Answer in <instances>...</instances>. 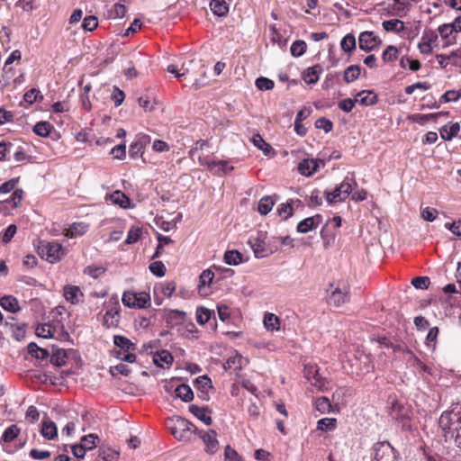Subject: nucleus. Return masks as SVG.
Segmentation results:
<instances>
[{"mask_svg": "<svg viewBox=\"0 0 461 461\" xmlns=\"http://www.w3.org/2000/svg\"><path fill=\"white\" fill-rule=\"evenodd\" d=\"M438 426L446 442H453L461 448V403L445 411L438 419Z\"/></svg>", "mask_w": 461, "mask_h": 461, "instance_id": "f257e3e1", "label": "nucleus"}, {"mask_svg": "<svg viewBox=\"0 0 461 461\" xmlns=\"http://www.w3.org/2000/svg\"><path fill=\"white\" fill-rule=\"evenodd\" d=\"M167 426L177 440H189L192 434L197 431L196 427L192 422L180 416L169 419Z\"/></svg>", "mask_w": 461, "mask_h": 461, "instance_id": "f03ea898", "label": "nucleus"}, {"mask_svg": "<svg viewBox=\"0 0 461 461\" xmlns=\"http://www.w3.org/2000/svg\"><path fill=\"white\" fill-rule=\"evenodd\" d=\"M40 257L50 263H57L66 255V250L61 244L56 241H41L38 246Z\"/></svg>", "mask_w": 461, "mask_h": 461, "instance_id": "7ed1b4c3", "label": "nucleus"}, {"mask_svg": "<svg viewBox=\"0 0 461 461\" xmlns=\"http://www.w3.org/2000/svg\"><path fill=\"white\" fill-rule=\"evenodd\" d=\"M352 185H357L353 176H348L332 192L325 191V197L328 203H335L345 201L352 193Z\"/></svg>", "mask_w": 461, "mask_h": 461, "instance_id": "20e7f679", "label": "nucleus"}, {"mask_svg": "<svg viewBox=\"0 0 461 461\" xmlns=\"http://www.w3.org/2000/svg\"><path fill=\"white\" fill-rule=\"evenodd\" d=\"M108 309L103 319V325L106 329L116 328L120 322V303L116 295L112 296L107 303Z\"/></svg>", "mask_w": 461, "mask_h": 461, "instance_id": "39448f33", "label": "nucleus"}, {"mask_svg": "<svg viewBox=\"0 0 461 461\" xmlns=\"http://www.w3.org/2000/svg\"><path fill=\"white\" fill-rule=\"evenodd\" d=\"M349 285L344 282L339 283L337 287L328 294L327 301L330 306L339 308L349 300Z\"/></svg>", "mask_w": 461, "mask_h": 461, "instance_id": "423d86ee", "label": "nucleus"}, {"mask_svg": "<svg viewBox=\"0 0 461 461\" xmlns=\"http://www.w3.org/2000/svg\"><path fill=\"white\" fill-rule=\"evenodd\" d=\"M373 451L372 461H397V452L388 441L375 443Z\"/></svg>", "mask_w": 461, "mask_h": 461, "instance_id": "0eeeda50", "label": "nucleus"}, {"mask_svg": "<svg viewBox=\"0 0 461 461\" xmlns=\"http://www.w3.org/2000/svg\"><path fill=\"white\" fill-rule=\"evenodd\" d=\"M149 301V295L146 293L136 294L133 292H124L122 302L129 308H145Z\"/></svg>", "mask_w": 461, "mask_h": 461, "instance_id": "6e6552de", "label": "nucleus"}, {"mask_svg": "<svg viewBox=\"0 0 461 461\" xmlns=\"http://www.w3.org/2000/svg\"><path fill=\"white\" fill-rule=\"evenodd\" d=\"M150 143V137L146 134L140 133L131 142L129 149V155L135 159L142 156L144 148Z\"/></svg>", "mask_w": 461, "mask_h": 461, "instance_id": "1a4fd4ad", "label": "nucleus"}, {"mask_svg": "<svg viewBox=\"0 0 461 461\" xmlns=\"http://www.w3.org/2000/svg\"><path fill=\"white\" fill-rule=\"evenodd\" d=\"M197 396L203 401H209V392L212 389V381L207 375H201L194 380Z\"/></svg>", "mask_w": 461, "mask_h": 461, "instance_id": "9d476101", "label": "nucleus"}, {"mask_svg": "<svg viewBox=\"0 0 461 461\" xmlns=\"http://www.w3.org/2000/svg\"><path fill=\"white\" fill-rule=\"evenodd\" d=\"M437 41L438 35L434 31L430 29L424 30L418 49L422 54H430L432 52L431 44Z\"/></svg>", "mask_w": 461, "mask_h": 461, "instance_id": "9b49d317", "label": "nucleus"}, {"mask_svg": "<svg viewBox=\"0 0 461 461\" xmlns=\"http://www.w3.org/2000/svg\"><path fill=\"white\" fill-rule=\"evenodd\" d=\"M389 415L392 419L396 420L405 425L410 420V411L408 407L395 401L390 407Z\"/></svg>", "mask_w": 461, "mask_h": 461, "instance_id": "f8f14e48", "label": "nucleus"}, {"mask_svg": "<svg viewBox=\"0 0 461 461\" xmlns=\"http://www.w3.org/2000/svg\"><path fill=\"white\" fill-rule=\"evenodd\" d=\"M200 438L203 439L205 445V450L209 454H214L219 447V442L217 440V433L213 429L209 431H197Z\"/></svg>", "mask_w": 461, "mask_h": 461, "instance_id": "ddd939ff", "label": "nucleus"}, {"mask_svg": "<svg viewBox=\"0 0 461 461\" xmlns=\"http://www.w3.org/2000/svg\"><path fill=\"white\" fill-rule=\"evenodd\" d=\"M249 243L258 258H265L273 253V250L267 247L265 240L259 237H251Z\"/></svg>", "mask_w": 461, "mask_h": 461, "instance_id": "4468645a", "label": "nucleus"}, {"mask_svg": "<svg viewBox=\"0 0 461 461\" xmlns=\"http://www.w3.org/2000/svg\"><path fill=\"white\" fill-rule=\"evenodd\" d=\"M320 165L324 167V161L306 158L299 163L298 171L303 176H310L318 170Z\"/></svg>", "mask_w": 461, "mask_h": 461, "instance_id": "2eb2a0df", "label": "nucleus"}, {"mask_svg": "<svg viewBox=\"0 0 461 461\" xmlns=\"http://www.w3.org/2000/svg\"><path fill=\"white\" fill-rule=\"evenodd\" d=\"M379 39L372 32H363L358 37V46L365 51H371L375 48Z\"/></svg>", "mask_w": 461, "mask_h": 461, "instance_id": "dca6fc26", "label": "nucleus"}, {"mask_svg": "<svg viewBox=\"0 0 461 461\" xmlns=\"http://www.w3.org/2000/svg\"><path fill=\"white\" fill-rule=\"evenodd\" d=\"M307 378L311 381L312 384L321 391L328 390L329 382L321 376L318 369L315 366H311L307 370Z\"/></svg>", "mask_w": 461, "mask_h": 461, "instance_id": "f3484780", "label": "nucleus"}, {"mask_svg": "<svg viewBox=\"0 0 461 461\" xmlns=\"http://www.w3.org/2000/svg\"><path fill=\"white\" fill-rule=\"evenodd\" d=\"M206 165L210 171L218 176L225 175L233 170V167L229 166L225 160H208Z\"/></svg>", "mask_w": 461, "mask_h": 461, "instance_id": "a211bd4d", "label": "nucleus"}, {"mask_svg": "<svg viewBox=\"0 0 461 461\" xmlns=\"http://www.w3.org/2000/svg\"><path fill=\"white\" fill-rule=\"evenodd\" d=\"M64 297L72 304H77L82 301L84 294L77 285H67L64 286Z\"/></svg>", "mask_w": 461, "mask_h": 461, "instance_id": "6ab92c4d", "label": "nucleus"}, {"mask_svg": "<svg viewBox=\"0 0 461 461\" xmlns=\"http://www.w3.org/2000/svg\"><path fill=\"white\" fill-rule=\"evenodd\" d=\"M88 229L89 224L86 222H74L64 230V235L70 239L77 238L86 233Z\"/></svg>", "mask_w": 461, "mask_h": 461, "instance_id": "aec40b11", "label": "nucleus"}, {"mask_svg": "<svg viewBox=\"0 0 461 461\" xmlns=\"http://www.w3.org/2000/svg\"><path fill=\"white\" fill-rule=\"evenodd\" d=\"M357 103L365 106L374 105L378 102V96L373 90H362L356 95Z\"/></svg>", "mask_w": 461, "mask_h": 461, "instance_id": "412c9836", "label": "nucleus"}, {"mask_svg": "<svg viewBox=\"0 0 461 461\" xmlns=\"http://www.w3.org/2000/svg\"><path fill=\"white\" fill-rule=\"evenodd\" d=\"M41 433L49 440L56 438L58 436V429L55 422L49 418L44 419L41 422Z\"/></svg>", "mask_w": 461, "mask_h": 461, "instance_id": "4be33fe9", "label": "nucleus"}, {"mask_svg": "<svg viewBox=\"0 0 461 461\" xmlns=\"http://www.w3.org/2000/svg\"><path fill=\"white\" fill-rule=\"evenodd\" d=\"M173 357L167 350H161L154 354L153 362L158 367H169L173 363Z\"/></svg>", "mask_w": 461, "mask_h": 461, "instance_id": "5701e85b", "label": "nucleus"}, {"mask_svg": "<svg viewBox=\"0 0 461 461\" xmlns=\"http://www.w3.org/2000/svg\"><path fill=\"white\" fill-rule=\"evenodd\" d=\"M322 72L321 65L317 64L306 68L302 75L303 79L307 84H315L318 82L320 74Z\"/></svg>", "mask_w": 461, "mask_h": 461, "instance_id": "b1692460", "label": "nucleus"}, {"mask_svg": "<svg viewBox=\"0 0 461 461\" xmlns=\"http://www.w3.org/2000/svg\"><path fill=\"white\" fill-rule=\"evenodd\" d=\"M189 411L194 415L197 419L202 420L206 425H211L212 420L209 415V410L207 407H199L194 404L189 406Z\"/></svg>", "mask_w": 461, "mask_h": 461, "instance_id": "393cba45", "label": "nucleus"}, {"mask_svg": "<svg viewBox=\"0 0 461 461\" xmlns=\"http://www.w3.org/2000/svg\"><path fill=\"white\" fill-rule=\"evenodd\" d=\"M113 343L116 348L123 350L124 352L135 351L137 349L136 344L122 335H114Z\"/></svg>", "mask_w": 461, "mask_h": 461, "instance_id": "a878e982", "label": "nucleus"}, {"mask_svg": "<svg viewBox=\"0 0 461 461\" xmlns=\"http://www.w3.org/2000/svg\"><path fill=\"white\" fill-rule=\"evenodd\" d=\"M209 5L211 11L219 17L225 16L229 13V5L225 0H212Z\"/></svg>", "mask_w": 461, "mask_h": 461, "instance_id": "bb28decb", "label": "nucleus"}, {"mask_svg": "<svg viewBox=\"0 0 461 461\" xmlns=\"http://www.w3.org/2000/svg\"><path fill=\"white\" fill-rule=\"evenodd\" d=\"M0 305L10 312H17L20 311L18 300L12 295H5L0 299Z\"/></svg>", "mask_w": 461, "mask_h": 461, "instance_id": "cd10ccee", "label": "nucleus"}, {"mask_svg": "<svg viewBox=\"0 0 461 461\" xmlns=\"http://www.w3.org/2000/svg\"><path fill=\"white\" fill-rule=\"evenodd\" d=\"M384 30L394 33H400L404 31V23L399 19L384 21L382 23Z\"/></svg>", "mask_w": 461, "mask_h": 461, "instance_id": "c85d7f7f", "label": "nucleus"}, {"mask_svg": "<svg viewBox=\"0 0 461 461\" xmlns=\"http://www.w3.org/2000/svg\"><path fill=\"white\" fill-rule=\"evenodd\" d=\"M185 318V312L178 310H170L167 316V323L170 326H176L181 324Z\"/></svg>", "mask_w": 461, "mask_h": 461, "instance_id": "c756f323", "label": "nucleus"}, {"mask_svg": "<svg viewBox=\"0 0 461 461\" xmlns=\"http://www.w3.org/2000/svg\"><path fill=\"white\" fill-rule=\"evenodd\" d=\"M407 362L411 366L417 367L424 373L431 374V369L418 358L411 350H407Z\"/></svg>", "mask_w": 461, "mask_h": 461, "instance_id": "7c9ffc66", "label": "nucleus"}, {"mask_svg": "<svg viewBox=\"0 0 461 461\" xmlns=\"http://www.w3.org/2000/svg\"><path fill=\"white\" fill-rule=\"evenodd\" d=\"M300 203V200H289L286 203H283L279 204L277 207V213L279 216L283 217L284 220H287L289 217H291L294 214V208L293 203Z\"/></svg>", "mask_w": 461, "mask_h": 461, "instance_id": "2f4dec72", "label": "nucleus"}, {"mask_svg": "<svg viewBox=\"0 0 461 461\" xmlns=\"http://www.w3.org/2000/svg\"><path fill=\"white\" fill-rule=\"evenodd\" d=\"M176 395L182 401L189 402L194 399V393L188 384H182L175 390Z\"/></svg>", "mask_w": 461, "mask_h": 461, "instance_id": "473e14b6", "label": "nucleus"}, {"mask_svg": "<svg viewBox=\"0 0 461 461\" xmlns=\"http://www.w3.org/2000/svg\"><path fill=\"white\" fill-rule=\"evenodd\" d=\"M20 429L16 424H12L4 431L0 442L1 443H10L14 441L19 435Z\"/></svg>", "mask_w": 461, "mask_h": 461, "instance_id": "72a5a7b5", "label": "nucleus"}, {"mask_svg": "<svg viewBox=\"0 0 461 461\" xmlns=\"http://www.w3.org/2000/svg\"><path fill=\"white\" fill-rule=\"evenodd\" d=\"M275 204V201L272 196L266 195L263 196L258 204V210L262 215H267L271 212L273 206Z\"/></svg>", "mask_w": 461, "mask_h": 461, "instance_id": "f704fd0d", "label": "nucleus"}, {"mask_svg": "<svg viewBox=\"0 0 461 461\" xmlns=\"http://www.w3.org/2000/svg\"><path fill=\"white\" fill-rule=\"evenodd\" d=\"M68 359V355L66 350L62 348L53 349V352L50 356V362L54 366H62L66 364Z\"/></svg>", "mask_w": 461, "mask_h": 461, "instance_id": "c9c22d12", "label": "nucleus"}, {"mask_svg": "<svg viewBox=\"0 0 461 461\" xmlns=\"http://www.w3.org/2000/svg\"><path fill=\"white\" fill-rule=\"evenodd\" d=\"M361 68L358 65H351L348 67L343 75V79L346 83H351L357 80L360 75Z\"/></svg>", "mask_w": 461, "mask_h": 461, "instance_id": "e433bc0d", "label": "nucleus"}, {"mask_svg": "<svg viewBox=\"0 0 461 461\" xmlns=\"http://www.w3.org/2000/svg\"><path fill=\"white\" fill-rule=\"evenodd\" d=\"M264 325L267 330H278L280 320L276 314L267 312L264 316Z\"/></svg>", "mask_w": 461, "mask_h": 461, "instance_id": "4c0bfd02", "label": "nucleus"}, {"mask_svg": "<svg viewBox=\"0 0 461 461\" xmlns=\"http://www.w3.org/2000/svg\"><path fill=\"white\" fill-rule=\"evenodd\" d=\"M460 131V126L458 123H453L449 127L447 125L443 126L440 130V134L443 140H450L452 138L456 137Z\"/></svg>", "mask_w": 461, "mask_h": 461, "instance_id": "58836bf2", "label": "nucleus"}, {"mask_svg": "<svg viewBox=\"0 0 461 461\" xmlns=\"http://www.w3.org/2000/svg\"><path fill=\"white\" fill-rule=\"evenodd\" d=\"M28 352L32 357L41 360L47 359L50 356V353L47 349L38 347L34 342H32L28 345Z\"/></svg>", "mask_w": 461, "mask_h": 461, "instance_id": "ea45409f", "label": "nucleus"}, {"mask_svg": "<svg viewBox=\"0 0 461 461\" xmlns=\"http://www.w3.org/2000/svg\"><path fill=\"white\" fill-rule=\"evenodd\" d=\"M53 129V126L50 122L42 121L39 122L35 124L33 128V132L41 137H47L50 133L51 130Z\"/></svg>", "mask_w": 461, "mask_h": 461, "instance_id": "a19ab883", "label": "nucleus"}, {"mask_svg": "<svg viewBox=\"0 0 461 461\" xmlns=\"http://www.w3.org/2000/svg\"><path fill=\"white\" fill-rule=\"evenodd\" d=\"M224 261L230 266H237L242 262V254L238 250H227L224 253Z\"/></svg>", "mask_w": 461, "mask_h": 461, "instance_id": "79ce46f5", "label": "nucleus"}, {"mask_svg": "<svg viewBox=\"0 0 461 461\" xmlns=\"http://www.w3.org/2000/svg\"><path fill=\"white\" fill-rule=\"evenodd\" d=\"M315 408L321 413H328L332 410V404L328 397H319L315 401Z\"/></svg>", "mask_w": 461, "mask_h": 461, "instance_id": "37998d69", "label": "nucleus"}, {"mask_svg": "<svg viewBox=\"0 0 461 461\" xmlns=\"http://www.w3.org/2000/svg\"><path fill=\"white\" fill-rule=\"evenodd\" d=\"M399 57V50L395 46L389 45L382 53V59L384 62H393Z\"/></svg>", "mask_w": 461, "mask_h": 461, "instance_id": "c03bdc74", "label": "nucleus"}, {"mask_svg": "<svg viewBox=\"0 0 461 461\" xmlns=\"http://www.w3.org/2000/svg\"><path fill=\"white\" fill-rule=\"evenodd\" d=\"M111 200L122 208H126L130 203V199L121 191L113 192L111 194Z\"/></svg>", "mask_w": 461, "mask_h": 461, "instance_id": "a18cd8bd", "label": "nucleus"}, {"mask_svg": "<svg viewBox=\"0 0 461 461\" xmlns=\"http://www.w3.org/2000/svg\"><path fill=\"white\" fill-rule=\"evenodd\" d=\"M400 66L402 68H406L409 67V68L411 71H417L420 68L421 65L419 60L417 59H411L408 56H402L400 59Z\"/></svg>", "mask_w": 461, "mask_h": 461, "instance_id": "49530a36", "label": "nucleus"}, {"mask_svg": "<svg viewBox=\"0 0 461 461\" xmlns=\"http://www.w3.org/2000/svg\"><path fill=\"white\" fill-rule=\"evenodd\" d=\"M213 312L204 307H199L196 310L195 318L199 324H205L210 319Z\"/></svg>", "mask_w": 461, "mask_h": 461, "instance_id": "de8ad7c7", "label": "nucleus"}, {"mask_svg": "<svg viewBox=\"0 0 461 461\" xmlns=\"http://www.w3.org/2000/svg\"><path fill=\"white\" fill-rule=\"evenodd\" d=\"M306 48H307V45H306L305 41L298 40V41H295L292 44V46L290 48V51L294 57L298 58V57L303 56L305 53Z\"/></svg>", "mask_w": 461, "mask_h": 461, "instance_id": "09e8293b", "label": "nucleus"}, {"mask_svg": "<svg viewBox=\"0 0 461 461\" xmlns=\"http://www.w3.org/2000/svg\"><path fill=\"white\" fill-rule=\"evenodd\" d=\"M252 142L257 148L261 149L265 155H268L272 149V147L267 143L259 134L253 136Z\"/></svg>", "mask_w": 461, "mask_h": 461, "instance_id": "8fccbe9b", "label": "nucleus"}, {"mask_svg": "<svg viewBox=\"0 0 461 461\" xmlns=\"http://www.w3.org/2000/svg\"><path fill=\"white\" fill-rule=\"evenodd\" d=\"M36 335L44 339L52 338L54 336V329L47 323L38 325Z\"/></svg>", "mask_w": 461, "mask_h": 461, "instance_id": "3c124183", "label": "nucleus"}, {"mask_svg": "<svg viewBox=\"0 0 461 461\" xmlns=\"http://www.w3.org/2000/svg\"><path fill=\"white\" fill-rule=\"evenodd\" d=\"M336 428V419L323 418L317 423V429L321 431L332 430Z\"/></svg>", "mask_w": 461, "mask_h": 461, "instance_id": "603ef678", "label": "nucleus"}, {"mask_svg": "<svg viewBox=\"0 0 461 461\" xmlns=\"http://www.w3.org/2000/svg\"><path fill=\"white\" fill-rule=\"evenodd\" d=\"M349 392V389L347 387H339L333 393H332V402L335 406H338L339 404H342L344 402V397L348 394Z\"/></svg>", "mask_w": 461, "mask_h": 461, "instance_id": "864d4df0", "label": "nucleus"}, {"mask_svg": "<svg viewBox=\"0 0 461 461\" xmlns=\"http://www.w3.org/2000/svg\"><path fill=\"white\" fill-rule=\"evenodd\" d=\"M341 49L346 51L349 52L353 50L356 48V39L351 34H347L344 36L340 42Z\"/></svg>", "mask_w": 461, "mask_h": 461, "instance_id": "5fc2aeb1", "label": "nucleus"}, {"mask_svg": "<svg viewBox=\"0 0 461 461\" xmlns=\"http://www.w3.org/2000/svg\"><path fill=\"white\" fill-rule=\"evenodd\" d=\"M255 84L256 86L261 91L272 90L275 86L273 80L264 77L257 78Z\"/></svg>", "mask_w": 461, "mask_h": 461, "instance_id": "6e6d98bb", "label": "nucleus"}, {"mask_svg": "<svg viewBox=\"0 0 461 461\" xmlns=\"http://www.w3.org/2000/svg\"><path fill=\"white\" fill-rule=\"evenodd\" d=\"M142 234V229L140 227H131L128 231L127 239L125 242L127 244L136 243Z\"/></svg>", "mask_w": 461, "mask_h": 461, "instance_id": "4d7b16f0", "label": "nucleus"}, {"mask_svg": "<svg viewBox=\"0 0 461 461\" xmlns=\"http://www.w3.org/2000/svg\"><path fill=\"white\" fill-rule=\"evenodd\" d=\"M149 268L153 275L158 277H162L166 274V267L161 261L152 262Z\"/></svg>", "mask_w": 461, "mask_h": 461, "instance_id": "13d9d810", "label": "nucleus"}, {"mask_svg": "<svg viewBox=\"0 0 461 461\" xmlns=\"http://www.w3.org/2000/svg\"><path fill=\"white\" fill-rule=\"evenodd\" d=\"M110 374L113 376H115L119 374L124 376H128L131 374V369L127 365L120 363L114 366L110 367Z\"/></svg>", "mask_w": 461, "mask_h": 461, "instance_id": "bf43d9fd", "label": "nucleus"}, {"mask_svg": "<svg viewBox=\"0 0 461 461\" xmlns=\"http://www.w3.org/2000/svg\"><path fill=\"white\" fill-rule=\"evenodd\" d=\"M313 228H316L313 224V219L308 217L297 224L296 230L299 233H307Z\"/></svg>", "mask_w": 461, "mask_h": 461, "instance_id": "052dcab7", "label": "nucleus"}, {"mask_svg": "<svg viewBox=\"0 0 461 461\" xmlns=\"http://www.w3.org/2000/svg\"><path fill=\"white\" fill-rule=\"evenodd\" d=\"M5 325L10 326V328L12 329L13 337L16 340L20 341L25 337V330L23 326L9 323L7 321L5 322Z\"/></svg>", "mask_w": 461, "mask_h": 461, "instance_id": "680f3d73", "label": "nucleus"}, {"mask_svg": "<svg viewBox=\"0 0 461 461\" xmlns=\"http://www.w3.org/2000/svg\"><path fill=\"white\" fill-rule=\"evenodd\" d=\"M98 26V20L95 16L90 15L86 16L82 23V28L85 31L92 32Z\"/></svg>", "mask_w": 461, "mask_h": 461, "instance_id": "e2e57ef3", "label": "nucleus"}, {"mask_svg": "<svg viewBox=\"0 0 461 461\" xmlns=\"http://www.w3.org/2000/svg\"><path fill=\"white\" fill-rule=\"evenodd\" d=\"M356 103H357V98H346L339 102L338 105L340 110H342L345 113H350Z\"/></svg>", "mask_w": 461, "mask_h": 461, "instance_id": "0e129e2a", "label": "nucleus"}, {"mask_svg": "<svg viewBox=\"0 0 461 461\" xmlns=\"http://www.w3.org/2000/svg\"><path fill=\"white\" fill-rule=\"evenodd\" d=\"M315 127L322 129L326 133H328L332 131L333 123L330 120L326 119L325 117H321L316 120Z\"/></svg>", "mask_w": 461, "mask_h": 461, "instance_id": "69168bd1", "label": "nucleus"}, {"mask_svg": "<svg viewBox=\"0 0 461 461\" xmlns=\"http://www.w3.org/2000/svg\"><path fill=\"white\" fill-rule=\"evenodd\" d=\"M224 461H241L240 456L230 445L224 449Z\"/></svg>", "mask_w": 461, "mask_h": 461, "instance_id": "338daca9", "label": "nucleus"}, {"mask_svg": "<svg viewBox=\"0 0 461 461\" xmlns=\"http://www.w3.org/2000/svg\"><path fill=\"white\" fill-rule=\"evenodd\" d=\"M444 227L454 235L461 237V220L454 221L453 222H446Z\"/></svg>", "mask_w": 461, "mask_h": 461, "instance_id": "774afa93", "label": "nucleus"}]
</instances>
